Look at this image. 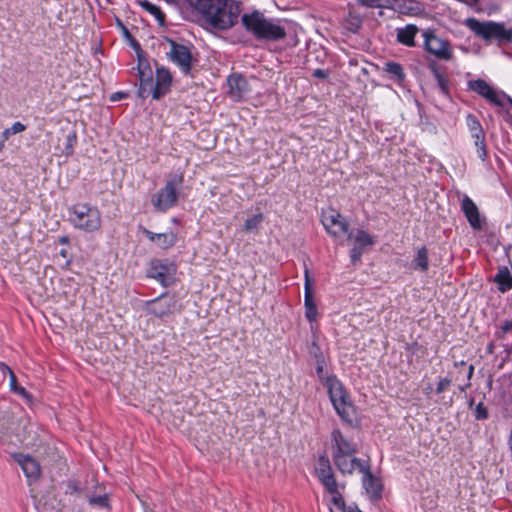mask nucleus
<instances>
[{
  "label": "nucleus",
  "instance_id": "obj_1",
  "mask_svg": "<svg viewBox=\"0 0 512 512\" xmlns=\"http://www.w3.org/2000/svg\"><path fill=\"white\" fill-rule=\"evenodd\" d=\"M195 10L217 30H227L237 21L241 8L235 0H196Z\"/></svg>",
  "mask_w": 512,
  "mask_h": 512
},
{
  "label": "nucleus",
  "instance_id": "obj_2",
  "mask_svg": "<svg viewBox=\"0 0 512 512\" xmlns=\"http://www.w3.org/2000/svg\"><path fill=\"white\" fill-rule=\"evenodd\" d=\"M425 49L429 53V67L433 72L440 90L448 93V81L446 79V66L448 62V43L439 38L434 31L426 30L423 33Z\"/></svg>",
  "mask_w": 512,
  "mask_h": 512
},
{
  "label": "nucleus",
  "instance_id": "obj_3",
  "mask_svg": "<svg viewBox=\"0 0 512 512\" xmlns=\"http://www.w3.org/2000/svg\"><path fill=\"white\" fill-rule=\"evenodd\" d=\"M242 24L258 40L278 41L286 36V29L278 21L266 18L258 11L244 14Z\"/></svg>",
  "mask_w": 512,
  "mask_h": 512
},
{
  "label": "nucleus",
  "instance_id": "obj_4",
  "mask_svg": "<svg viewBox=\"0 0 512 512\" xmlns=\"http://www.w3.org/2000/svg\"><path fill=\"white\" fill-rule=\"evenodd\" d=\"M464 25L474 35L487 43L495 42L503 45L512 41V28L507 27L503 22L479 21L476 18H467Z\"/></svg>",
  "mask_w": 512,
  "mask_h": 512
},
{
  "label": "nucleus",
  "instance_id": "obj_5",
  "mask_svg": "<svg viewBox=\"0 0 512 512\" xmlns=\"http://www.w3.org/2000/svg\"><path fill=\"white\" fill-rule=\"evenodd\" d=\"M68 212L69 222L78 230L93 233L101 227V212L96 206L87 203H77L72 205Z\"/></svg>",
  "mask_w": 512,
  "mask_h": 512
},
{
  "label": "nucleus",
  "instance_id": "obj_6",
  "mask_svg": "<svg viewBox=\"0 0 512 512\" xmlns=\"http://www.w3.org/2000/svg\"><path fill=\"white\" fill-rule=\"evenodd\" d=\"M327 388L330 400L337 414L347 423H352L355 418V408L341 384L335 377L327 379Z\"/></svg>",
  "mask_w": 512,
  "mask_h": 512
},
{
  "label": "nucleus",
  "instance_id": "obj_7",
  "mask_svg": "<svg viewBox=\"0 0 512 512\" xmlns=\"http://www.w3.org/2000/svg\"><path fill=\"white\" fill-rule=\"evenodd\" d=\"M182 182L183 176L179 175L177 178L167 181L163 188L152 195L151 202L157 211L166 212L176 205L178 198L176 188Z\"/></svg>",
  "mask_w": 512,
  "mask_h": 512
},
{
  "label": "nucleus",
  "instance_id": "obj_8",
  "mask_svg": "<svg viewBox=\"0 0 512 512\" xmlns=\"http://www.w3.org/2000/svg\"><path fill=\"white\" fill-rule=\"evenodd\" d=\"M347 240L351 245L350 258L353 264L360 262L363 253L375 244L374 237L363 229L350 230Z\"/></svg>",
  "mask_w": 512,
  "mask_h": 512
},
{
  "label": "nucleus",
  "instance_id": "obj_9",
  "mask_svg": "<svg viewBox=\"0 0 512 512\" xmlns=\"http://www.w3.org/2000/svg\"><path fill=\"white\" fill-rule=\"evenodd\" d=\"M321 222L327 233L335 239L347 235L350 231L346 218L333 208L322 212Z\"/></svg>",
  "mask_w": 512,
  "mask_h": 512
},
{
  "label": "nucleus",
  "instance_id": "obj_10",
  "mask_svg": "<svg viewBox=\"0 0 512 512\" xmlns=\"http://www.w3.org/2000/svg\"><path fill=\"white\" fill-rule=\"evenodd\" d=\"M150 314L162 318L178 311L177 300L174 296L161 295L160 297L147 302Z\"/></svg>",
  "mask_w": 512,
  "mask_h": 512
},
{
  "label": "nucleus",
  "instance_id": "obj_11",
  "mask_svg": "<svg viewBox=\"0 0 512 512\" xmlns=\"http://www.w3.org/2000/svg\"><path fill=\"white\" fill-rule=\"evenodd\" d=\"M357 446L339 429H334L331 433V453L335 455L356 454Z\"/></svg>",
  "mask_w": 512,
  "mask_h": 512
},
{
  "label": "nucleus",
  "instance_id": "obj_12",
  "mask_svg": "<svg viewBox=\"0 0 512 512\" xmlns=\"http://www.w3.org/2000/svg\"><path fill=\"white\" fill-rule=\"evenodd\" d=\"M325 486L327 492L330 494V512H343L344 499L338 490V485L334 474L326 475L324 478L319 479Z\"/></svg>",
  "mask_w": 512,
  "mask_h": 512
},
{
  "label": "nucleus",
  "instance_id": "obj_13",
  "mask_svg": "<svg viewBox=\"0 0 512 512\" xmlns=\"http://www.w3.org/2000/svg\"><path fill=\"white\" fill-rule=\"evenodd\" d=\"M466 124L471 132L472 137L474 138L478 157L481 160H485L487 156L485 134L480 122L474 115L468 114L466 117Z\"/></svg>",
  "mask_w": 512,
  "mask_h": 512
},
{
  "label": "nucleus",
  "instance_id": "obj_14",
  "mask_svg": "<svg viewBox=\"0 0 512 512\" xmlns=\"http://www.w3.org/2000/svg\"><path fill=\"white\" fill-rule=\"evenodd\" d=\"M337 469L342 474H352L355 471H364L367 464L364 460L355 456V454L335 455L332 457Z\"/></svg>",
  "mask_w": 512,
  "mask_h": 512
},
{
  "label": "nucleus",
  "instance_id": "obj_15",
  "mask_svg": "<svg viewBox=\"0 0 512 512\" xmlns=\"http://www.w3.org/2000/svg\"><path fill=\"white\" fill-rule=\"evenodd\" d=\"M169 58L179 66L183 73L188 74L191 70V53L189 49L174 41H170Z\"/></svg>",
  "mask_w": 512,
  "mask_h": 512
},
{
  "label": "nucleus",
  "instance_id": "obj_16",
  "mask_svg": "<svg viewBox=\"0 0 512 512\" xmlns=\"http://www.w3.org/2000/svg\"><path fill=\"white\" fill-rule=\"evenodd\" d=\"M174 269L170 264L154 261L151 264L149 276L156 279L163 286H168L173 280Z\"/></svg>",
  "mask_w": 512,
  "mask_h": 512
},
{
  "label": "nucleus",
  "instance_id": "obj_17",
  "mask_svg": "<svg viewBox=\"0 0 512 512\" xmlns=\"http://www.w3.org/2000/svg\"><path fill=\"white\" fill-rule=\"evenodd\" d=\"M461 210L474 230H482L483 221L480 217L478 207L468 196H464L462 199Z\"/></svg>",
  "mask_w": 512,
  "mask_h": 512
},
{
  "label": "nucleus",
  "instance_id": "obj_18",
  "mask_svg": "<svg viewBox=\"0 0 512 512\" xmlns=\"http://www.w3.org/2000/svg\"><path fill=\"white\" fill-rule=\"evenodd\" d=\"M469 87L489 102L502 105V96L498 94L485 80L477 79L469 82Z\"/></svg>",
  "mask_w": 512,
  "mask_h": 512
},
{
  "label": "nucleus",
  "instance_id": "obj_19",
  "mask_svg": "<svg viewBox=\"0 0 512 512\" xmlns=\"http://www.w3.org/2000/svg\"><path fill=\"white\" fill-rule=\"evenodd\" d=\"M172 76L170 72L161 67L156 70V83L152 91V97L155 100L160 99L164 96L171 87Z\"/></svg>",
  "mask_w": 512,
  "mask_h": 512
},
{
  "label": "nucleus",
  "instance_id": "obj_20",
  "mask_svg": "<svg viewBox=\"0 0 512 512\" xmlns=\"http://www.w3.org/2000/svg\"><path fill=\"white\" fill-rule=\"evenodd\" d=\"M15 458V461L20 465V467L22 468L25 476L29 479V480H37L40 476V465L39 463L34 459L32 458L31 456L29 455H25V454H16L14 456Z\"/></svg>",
  "mask_w": 512,
  "mask_h": 512
},
{
  "label": "nucleus",
  "instance_id": "obj_21",
  "mask_svg": "<svg viewBox=\"0 0 512 512\" xmlns=\"http://www.w3.org/2000/svg\"><path fill=\"white\" fill-rule=\"evenodd\" d=\"M363 474L362 476V484L365 489L367 495L371 499H379L382 493V484L380 480L374 477L369 470L368 465H365L364 471H359Z\"/></svg>",
  "mask_w": 512,
  "mask_h": 512
},
{
  "label": "nucleus",
  "instance_id": "obj_22",
  "mask_svg": "<svg viewBox=\"0 0 512 512\" xmlns=\"http://www.w3.org/2000/svg\"><path fill=\"white\" fill-rule=\"evenodd\" d=\"M229 95L234 100H241L249 91L246 79L238 74H233L227 79Z\"/></svg>",
  "mask_w": 512,
  "mask_h": 512
},
{
  "label": "nucleus",
  "instance_id": "obj_23",
  "mask_svg": "<svg viewBox=\"0 0 512 512\" xmlns=\"http://www.w3.org/2000/svg\"><path fill=\"white\" fill-rule=\"evenodd\" d=\"M143 234L161 249H169L177 242V235L173 231L165 233H154L146 228H143Z\"/></svg>",
  "mask_w": 512,
  "mask_h": 512
},
{
  "label": "nucleus",
  "instance_id": "obj_24",
  "mask_svg": "<svg viewBox=\"0 0 512 512\" xmlns=\"http://www.w3.org/2000/svg\"><path fill=\"white\" fill-rule=\"evenodd\" d=\"M395 11L412 17L425 16V6L416 0H397Z\"/></svg>",
  "mask_w": 512,
  "mask_h": 512
},
{
  "label": "nucleus",
  "instance_id": "obj_25",
  "mask_svg": "<svg viewBox=\"0 0 512 512\" xmlns=\"http://www.w3.org/2000/svg\"><path fill=\"white\" fill-rule=\"evenodd\" d=\"M419 31V28L415 24H407L404 27H398L396 29V40L402 45L407 47H414L415 37Z\"/></svg>",
  "mask_w": 512,
  "mask_h": 512
},
{
  "label": "nucleus",
  "instance_id": "obj_26",
  "mask_svg": "<svg viewBox=\"0 0 512 512\" xmlns=\"http://www.w3.org/2000/svg\"><path fill=\"white\" fill-rule=\"evenodd\" d=\"M494 281L498 284V289L502 293L512 289V276L506 267L499 269L494 277Z\"/></svg>",
  "mask_w": 512,
  "mask_h": 512
},
{
  "label": "nucleus",
  "instance_id": "obj_27",
  "mask_svg": "<svg viewBox=\"0 0 512 512\" xmlns=\"http://www.w3.org/2000/svg\"><path fill=\"white\" fill-rule=\"evenodd\" d=\"M77 144V134L74 130L69 131L64 139V147L60 149V155L70 157L74 153V147Z\"/></svg>",
  "mask_w": 512,
  "mask_h": 512
},
{
  "label": "nucleus",
  "instance_id": "obj_28",
  "mask_svg": "<svg viewBox=\"0 0 512 512\" xmlns=\"http://www.w3.org/2000/svg\"><path fill=\"white\" fill-rule=\"evenodd\" d=\"M9 378H10V389L25 399L28 403L32 402V396L29 392L22 386L17 384L16 376L12 370H9Z\"/></svg>",
  "mask_w": 512,
  "mask_h": 512
},
{
  "label": "nucleus",
  "instance_id": "obj_29",
  "mask_svg": "<svg viewBox=\"0 0 512 512\" xmlns=\"http://www.w3.org/2000/svg\"><path fill=\"white\" fill-rule=\"evenodd\" d=\"M141 6L144 10L153 15L160 25L164 24L165 14L161 11L160 7L147 0L142 1Z\"/></svg>",
  "mask_w": 512,
  "mask_h": 512
},
{
  "label": "nucleus",
  "instance_id": "obj_30",
  "mask_svg": "<svg viewBox=\"0 0 512 512\" xmlns=\"http://www.w3.org/2000/svg\"><path fill=\"white\" fill-rule=\"evenodd\" d=\"M413 266L415 269L426 271L428 269V251L425 247L418 250L415 259L413 260Z\"/></svg>",
  "mask_w": 512,
  "mask_h": 512
},
{
  "label": "nucleus",
  "instance_id": "obj_31",
  "mask_svg": "<svg viewBox=\"0 0 512 512\" xmlns=\"http://www.w3.org/2000/svg\"><path fill=\"white\" fill-rule=\"evenodd\" d=\"M305 316L309 322H314L317 319L318 311L314 303V297H304Z\"/></svg>",
  "mask_w": 512,
  "mask_h": 512
},
{
  "label": "nucleus",
  "instance_id": "obj_32",
  "mask_svg": "<svg viewBox=\"0 0 512 512\" xmlns=\"http://www.w3.org/2000/svg\"><path fill=\"white\" fill-rule=\"evenodd\" d=\"M332 468L328 457L320 456L316 466V474L319 479L324 478L326 475L332 474Z\"/></svg>",
  "mask_w": 512,
  "mask_h": 512
},
{
  "label": "nucleus",
  "instance_id": "obj_33",
  "mask_svg": "<svg viewBox=\"0 0 512 512\" xmlns=\"http://www.w3.org/2000/svg\"><path fill=\"white\" fill-rule=\"evenodd\" d=\"M384 70L399 81H402L405 78L403 68L397 62H387L384 66Z\"/></svg>",
  "mask_w": 512,
  "mask_h": 512
},
{
  "label": "nucleus",
  "instance_id": "obj_34",
  "mask_svg": "<svg viewBox=\"0 0 512 512\" xmlns=\"http://www.w3.org/2000/svg\"><path fill=\"white\" fill-rule=\"evenodd\" d=\"M263 220H264V215L262 213L255 214L252 217H249L245 221V223L243 225V230L246 232L255 231L260 227Z\"/></svg>",
  "mask_w": 512,
  "mask_h": 512
},
{
  "label": "nucleus",
  "instance_id": "obj_35",
  "mask_svg": "<svg viewBox=\"0 0 512 512\" xmlns=\"http://www.w3.org/2000/svg\"><path fill=\"white\" fill-rule=\"evenodd\" d=\"M88 503L92 507H96L99 509H109V497L108 494L104 493L102 495H93L88 498Z\"/></svg>",
  "mask_w": 512,
  "mask_h": 512
},
{
  "label": "nucleus",
  "instance_id": "obj_36",
  "mask_svg": "<svg viewBox=\"0 0 512 512\" xmlns=\"http://www.w3.org/2000/svg\"><path fill=\"white\" fill-rule=\"evenodd\" d=\"M304 297L313 296V279L309 274V270L305 269Z\"/></svg>",
  "mask_w": 512,
  "mask_h": 512
},
{
  "label": "nucleus",
  "instance_id": "obj_37",
  "mask_svg": "<svg viewBox=\"0 0 512 512\" xmlns=\"http://www.w3.org/2000/svg\"><path fill=\"white\" fill-rule=\"evenodd\" d=\"M475 417L478 420H483V419H486L488 417L487 409H486V407L482 403H479L476 406V408H475Z\"/></svg>",
  "mask_w": 512,
  "mask_h": 512
},
{
  "label": "nucleus",
  "instance_id": "obj_38",
  "mask_svg": "<svg viewBox=\"0 0 512 512\" xmlns=\"http://www.w3.org/2000/svg\"><path fill=\"white\" fill-rule=\"evenodd\" d=\"M378 8L392 9L395 11L397 0H381Z\"/></svg>",
  "mask_w": 512,
  "mask_h": 512
},
{
  "label": "nucleus",
  "instance_id": "obj_39",
  "mask_svg": "<svg viewBox=\"0 0 512 512\" xmlns=\"http://www.w3.org/2000/svg\"><path fill=\"white\" fill-rule=\"evenodd\" d=\"M381 0H358V3L362 6L369 7V8H378Z\"/></svg>",
  "mask_w": 512,
  "mask_h": 512
},
{
  "label": "nucleus",
  "instance_id": "obj_40",
  "mask_svg": "<svg viewBox=\"0 0 512 512\" xmlns=\"http://www.w3.org/2000/svg\"><path fill=\"white\" fill-rule=\"evenodd\" d=\"M25 129H26V126L19 121L14 122L12 124V126L10 127V131H12L13 134L21 133Z\"/></svg>",
  "mask_w": 512,
  "mask_h": 512
},
{
  "label": "nucleus",
  "instance_id": "obj_41",
  "mask_svg": "<svg viewBox=\"0 0 512 512\" xmlns=\"http://www.w3.org/2000/svg\"><path fill=\"white\" fill-rule=\"evenodd\" d=\"M139 78H140V82H141V85H146L147 83H149L151 81V75L148 74L146 75V73L141 70L139 68Z\"/></svg>",
  "mask_w": 512,
  "mask_h": 512
},
{
  "label": "nucleus",
  "instance_id": "obj_42",
  "mask_svg": "<svg viewBox=\"0 0 512 512\" xmlns=\"http://www.w3.org/2000/svg\"><path fill=\"white\" fill-rule=\"evenodd\" d=\"M503 335H511L512 336V320L506 321L502 326Z\"/></svg>",
  "mask_w": 512,
  "mask_h": 512
},
{
  "label": "nucleus",
  "instance_id": "obj_43",
  "mask_svg": "<svg viewBox=\"0 0 512 512\" xmlns=\"http://www.w3.org/2000/svg\"><path fill=\"white\" fill-rule=\"evenodd\" d=\"M462 369L463 371L465 372L466 374V378L467 380L470 379V377L472 376L473 374V366L472 365H467L466 363H463L462 362Z\"/></svg>",
  "mask_w": 512,
  "mask_h": 512
},
{
  "label": "nucleus",
  "instance_id": "obj_44",
  "mask_svg": "<svg viewBox=\"0 0 512 512\" xmlns=\"http://www.w3.org/2000/svg\"><path fill=\"white\" fill-rule=\"evenodd\" d=\"M313 76H315L317 78H326L327 77V73L324 70H322V69H316L313 72Z\"/></svg>",
  "mask_w": 512,
  "mask_h": 512
},
{
  "label": "nucleus",
  "instance_id": "obj_45",
  "mask_svg": "<svg viewBox=\"0 0 512 512\" xmlns=\"http://www.w3.org/2000/svg\"><path fill=\"white\" fill-rule=\"evenodd\" d=\"M12 131H10V128H7L5 129L3 132H2V138H3V141H7L10 137V135H12Z\"/></svg>",
  "mask_w": 512,
  "mask_h": 512
},
{
  "label": "nucleus",
  "instance_id": "obj_46",
  "mask_svg": "<svg viewBox=\"0 0 512 512\" xmlns=\"http://www.w3.org/2000/svg\"><path fill=\"white\" fill-rule=\"evenodd\" d=\"M507 445H508V448H509V451L511 453V456H512V429L508 435V438H507Z\"/></svg>",
  "mask_w": 512,
  "mask_h": 512
},
{
  "label": "nucleus",
  "instance_id": "obj_47",
  "mask_svg": "<svg viewBox=\"0 0 512 512\" xmlns=\"http://www.w3.org/2000/svg\"><path fill=\"white\" fill-rule=\"evenodd\" d=\"M69 241H70V240H69V237H68V236H66V235H65V236H61V237H59V239H58V242H59L60 244H62V245H66V244H68V243H69Z\"/></svg>",
  "mask_w": 512,
  "mask_h": 512
},
{
  "label": "nucleus",
  "instance_id": "obj_48",
  "mask_svg": "<svg viewBox=\"0 0 512 512\" xmlns=\"http://www.w3.org/2000/svg\"><path fill=\"white\" fill-rule=\"evenodd\" d=\"M123 96H124V94H123V93L117 92V93H115V94H113V95H112L111 100H112V101H116V100L121 99Z\"/></svg>",
  "mask_w": 512,
  "mask_h": 512
},
{
  "label": "nucleus",
  "instance_id": "obj_49",
  "mask_svg": "<svg viewBox=\"0 0 512 512\" xmlns=\"http://www.w3.org/2000/svg\"><path fill=\"white\" fill-rule=\"evenodd\" d=\"M1 370H2L3 374H6V373L9 374V370H11V369L5 364H1Z\"/></svg>",
  "mask_w": 512,
  "mask_h": 512
},
{
  "label": "nucleus",
  "instance_id": "obj_50",
  "mask_svg": "<svg viewBox=\"0 0 512 512\" xmlns=\"http://www.w3.org/2000/svg\"><path fill=\"white\" fill-rule=\"evenodd\" d=\"M316 370H317L318 375H321V374H322V372H323V367H322V365H321V364H318V366H317Z\"/></svg>",
  "mask_w": 512,
  "mask_h": 512
},
{
  "label": "nucleus",
  "instance_id": "obj_51",
  "mask_svg": "<svg viewBox=\"0 0 512 512\" xmlns=\"http://www.w3.org/2000/svg\"><path fill=\"white\" fill-rule=\"evenodd\" d=\"M60 255H61L63 258H67V256H68L67 250L62 249V250L60 251Z\"/></svg>",
  "mask_w": 512,
  "mask_h": 512
},
{
  "label": "nucleus",
  "instance_id": "obj_52",
  "mask_svg": "<svg viewBox=\"0 0 512 512\" xmlns=\"http://www.w3.org/2000/svg\"><path fill=\"white\" fill-rule=\"evenodd\" d=\"M444 389V384H443V381L440 382V385H439V390H443Z\"/></svg>",
  "mask_w": 512,
  "mask_h": 512
},
{
  "label": "nucleus",
  "instance_id": "obj_53",
  "mask_svg": "<svg viewBox=\"0 0 512 512\" xmlns=\"http://www.w3.org/2000/svg\"><path fill=\"white\" fill-rule=\"evenodd\" d=\"M4 142H5V141H3V140L0 142V151L2 150V148H3V146H4Z\"/></svg>",
  "mask_w": 512,
  "mask_h": 512
}]
</instances>
